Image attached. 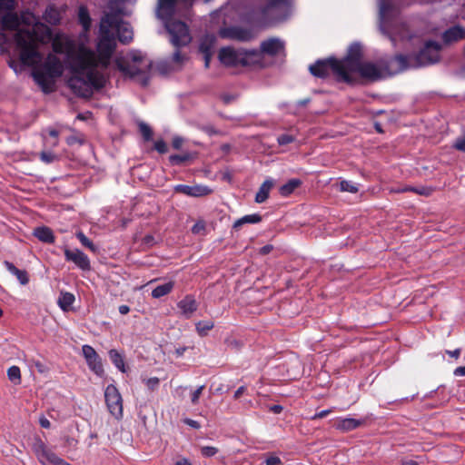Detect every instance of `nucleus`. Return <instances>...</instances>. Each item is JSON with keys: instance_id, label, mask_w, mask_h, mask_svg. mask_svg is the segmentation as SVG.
<instances>
[{"instance_id": "nucleus-1", "label": "nucleus", "mask_w": 465, "mask_h": 465, "mask_svg": "<svg viewBox=\"0 0 465 465\" xmlns=\"http://www.w3.org/2000/svg\"><path fill=\"white\" fill-rule=\"evenodd\" d=\"M70 68L73 75L68 79V86L74 94L83 98H90L93 89L104 87L106 79L104 74L97 71L95 54L91 49L81 46L77 53L70 55Z\"/></svg>"}, {"instance_id": "nucleus-2", "label": "nucleus", "mask_w": 465, "mask_h": 465, "mask_svg": "<svg viewBox=\"0 0 465 465\" xmlns=\"http://www.w3.org/2000/svg\"><path fill=\"white\" fill-rule=\"evenodd\" d=\"M194 0H158L156 5V16L164 24V27L171 36L173 46L183 47L188 45L192 37L189 28L184 22L173 20V16L178 13L179 5L185 9L193 6Z\"/></svg>"}, {"instance_id": "nucleus-3", "label": "nucleus", "mask_w": 465, "mask_h": 465, "mask_svg": "<svg viewBox=\"0 0 465 465\" xmlns=\"http://www.w3.org/2000/svg\"><path fill=\"white\" fill-rule=\"evenodd\" d=\"M440 49L439 43L430 40L417 54L411 55L398 54L389 60L380 61V64L389 74H397L411 67H422L439 62Z\"/></svg>"}, {"instance_id": "nucleus-4", "label": "nucleus", "mask_w": 465, "mask_h": 465, "mask_svg": "<svg viewBox=\"0 0 465 465\" xmlns=\"http://www.w3.org/2000/svg\"><path fill=\"white\" fill-rule=\"evenodd\" d=\"M63 70L61 60L56 55L49 54L41 65L34 68L32 76L42 91L49 94L54 91V79L60 77Z\"/></svg>"}, {"instance_id": "nucleus-5", "label": "nucleus", "mask_w": 465, "mask_h": 465, "mask_svg": "<svg viewBox=\"0 0 465 465\" xmlns=\"http://www.w3.org/2000/svg\"><path fill=\"white\" fill-rule=\"evenodd\" d=\"M14 40L20 50V61L24 65L35 66L41 61L38 38L34 31L19 30L14 35Z\"/></svg>"}, {"instance_id": "nucleus-6", "label": "nucleus", "mask_w": 465, "mask_h": 465, "mask_svg": "<svg viewBox=\"0 0 465 465\" xmlns=\"http://www.w3.org/2000/svg\"><path fill=\"white\" fill-rule=\"evenodd\" d=\"M218 59L225 67L257 65L260 64V52L257 49L224 46L219 50Z\"/></svg>"}, {"instance_id": "nucleus-7", "label": "nucleus", "mask_w": 465, "mask_h": 465, "mask_svg": "<svg viewBox=\"0 0 465 465\" xmlns=\"http://www.w3.org/2000/svg\"><path fill=\"white\" fill-rule=\"evenodd\" d=\"M309 71L314 77L325 79L332 73L339 82L354 84V77L345 72L341 62L335 57L319 59L309 66Z\"/></svg>"}, {"instance_id": "nucleus-8", "label": "nucleus", "mask_w": 465, "mask_h": 465, "mask_svg": "<svg viewBox=\"0 0 465 465\" xmlns=\"http://www.w3.org/2000/svg\"><path fill=\"white\" fill-rule=\"evenodd\" d=\"M116 68L126 77L134 78L138 75H142L141 84L147 86L149 84V77L147 72L151 68V63H149L145 68L139 67L136 64L130 63L123 58H117L115 60Z\"/></svg>"}, {"instance_id": "nucleus-9", "label": "nucleus", "mask_w": 465, "mask_h": 465, "mask_svg": "<svg viewBox=\"0 0 465 465\" xmlns=\"http://www.w3.org/2000/svg\"><path fill=\"white\" fill-rule=\"evenodd\" d=\"M104 400L109 412L116 419L123 417V399L114 384H109L104 391Z\"/></svg>"}, {"instance_id": "nucleus-10", "label": "nucleus", "mask_w": 465, "mask_h": 465, "mask_svg": "<svg viewBox=\"0 0 465 465\" xmlns=\"http://www.w3.org/2000/svg\"><path fill=\"white\" fill-rule=\"evenodd\" d=\"M219 35L223 39L235 40L242 43L250 42L255 38V34L252 28L239 25L223 27L219 31Z\"/></svg>"}, {"instance_id": "nucleus-11", "label": "nucleus", "mask_w": 465, "mask_h": 465, "mask_svg": "<svg viewBox=\"0 0 465 465\" xmlns=\"http://www.w3.org/2000/svg\"><path fill=\"white\" fill-rule=\"evenodd\" d=\"M291 2L292 0H264V4L254 10V15L262 21H271L275 11L289 7Z\"/></svg>"}, {"instance_id": "nucleus-12", "label": "nucleus", "mask_w": 465, "mask_h": 465, "mask_svg": "<svg viewBox=\"0 0 465 465\" xmlns=\"http://www.w3.org/2000/svg\"><path fill=\"white\" fill-rule=\"evenodd\" d=\"M33 451L35 454L37 460L43 465H63L65 461L59 458L54 451L46 447L43 440L40 439L36 440L33 444Z\"/></svg>"}, {"instance_id": "nucleus-13", "label": "nucleus", "mask_w": 465, "mask_h": 465, "mask_svg": "<svg viewBox=\"0 0 465 465\" xmlns=\"http://www.w3.org/2000/svg\"><path fill=\"white\" fill-rule=\"evenodd\" d=\"M105 25H100V37L97 43V53L104 54L105 57H112V54L116 47L114 35Z\"/></svg>"}, {"instance_id": "nucleus-14", "label": "nucleus", "mask_w": 465, "mask_h": 465, "mask_svg": "<svg viewBox=\"0 0 465 465\" xmlns=\"http://www.w3.org/2000/svg\"><path fill=\"white\" fill-rule=\"evenodd\" d=\"M361 58V45L358 43H353L350 45L346 56L340 61L341 62L345 72H348L351 74V71L362 63Z\"/></svg>"}, {"instance_id": "nucleus-15", "label": "nucleus", "mask_w": 465, "mask_h": 465, "mask_svg": "<svg viewBox=\"0 0 465 465\" xmlns=\"http://www.w3.org/2000/svg\"><path fill=\"white\" fill-rule=\"evenodd\" d=\"M82 351L89 369L96 375L102 376L104 374L103 363L95 350L92 346L85 344L83 345Z\"/></svg>"}, {"instance_id": "nucleus-16", "label": "nucleus", "mask_w": 465, "mask_h": 465, "mask_svg": "<svg viewBox=\"0 0 465 465\" xmlns=\"http://www.w3.org/2000/svg\"><path fill=\"white\" fill-rule=\"evenodd\" d=\"M351 73H358L361 78L371 82H376L382 77L381 69L371 62H362Z\"/></svg>"}, {"instance_id": "nucleus-17", "label": "nucleus", "mask_w": 465, "mask_h": 465, "mask_svg": "<svg viewBox=\"0 0 465 465\" xmlns=\"http://www.w3.org/2000/svg\"><path fill=\"white\" fill-rule=\"evenodd\" d=\"M64 258L67 262H74L78 268H80L83 271H89L91 269L90 260L88 256L78 249H64Z\"/></svg>"}, {"instance_id": "nucleus-18", "label": "nucleus", "mask_w": 465, "mask_h": 465, "mask_svg": "<svg viewBox=\"0 0 465 465\" xmlns=\"http://www.w3.org/2000/svg\"><path fill=\"white\" fill-rule=\"evenodd\" d=\"M284 49V44L278 38H269L261 43L260 45V63L262 59V54H268L270 56H276Z\"/></svg>"}, {"instance_id": "nucleus-19", "label": "nucleus", "mask_w": 465, "mask_h": 465, "mask_svg": "<svg viewBox=\"0 0 465 465\" xmlns=\"http://www.w3.org/2000/svg\"><path fill=\"white\" fill-rule=\"evenodd\" d=\"M173 190L175 193L192 197H202L212 193L211 189L203 185L191 186L186 184H177L174 186Z\"/></svg>"}, {"instance_id": "nucleus-20", "label": "nucleus", "mask_w": 465, "mask_h": 465, "mask_svg": "<svg viewBox=\"0 0 465 465\" xmlns=\"http://www.w3.org/2000/svg\"><path fill=\"white\" fill-rule=\"evenodd\" d=\"M177 307L182 314L189 319L197 311L198 303L193 295L188 294L177 303Z\"/></svg>"}, {"instance_id": "nucleus-21", "label": "nucleus", "mask_w": 465, "mask_h": 465, "mask_svg": "<svg viewBox=\"0 0 465 465\" xmlns=\"http://www.w3.org/2000/svg\"><path fill=\"white\" fill-rule=\"evenodd\" d=\"M465 37V29L460 25H453L442 34V40L445 44L457 42Z\"/></svg>"}, {"instance_id": "nucleus-22", "label": "nucleus", "mask_w": 465, "mask_h": 465, "mask_svg": "<svg viewBox=\"0 0 465 465\" xmlns=\"http://www.w3.org/2000/svg\"><path fill=\"white\" fill-rule=\"evenodd\" d=\"M364 420H357L353 418H344V419H339L336 423L335 427L337 430H342V431H350L352 430H355L364 424Z\"/></svg>"}, {"instance_id": "nucleus-23", "label": "nucleus", "mask_w": 465, "mask_h": 465, "mask_svg": "<svg viewBox=\"0 0 465 465\" xmlns=\"http://www.w3.org/2000/svg\"><path fill=\"white\" fill-rule=\"evenodd\" d=\"M197 158V153L186 152L181 154H171L168 158L173 166H181L186 164Z\"/></svg>"}, {"instance_id": "nucleus-24", "label": "nucleus", "mask_w": 465, "mask_h": 465, "mask_svg": "<svg viewBox=\"0 0 465 465\" xmlns=\"http://www.w3.org/2000/svg\"><path fill=\"white\" fill-rule=\"evenodd\" d=\"M4 265L10 273L16 277L22 285H26L29 282V276L25 270L18 269L13 262L8 261H5Z\"/></svg>"}, {"instance_id": "nucleus-25", "label": "nucleus", "mask_w": 465, "mask_h": 465, "mask_svg": "<svg viewBox=\"0 0 465 465\" xmlns=\"http://www.w3.org/2000/svg\"><path fill=\"white\" fill-rule=\"evenodd\" d=\"M19 25V19L16 14L12 11L2 16L1 26L4 30H15Z\"/></svg>"}, {"instance_id": "nucleus-26", "label": "nucleus", "mask_w": 465, "mask_h": 465, "mask_svg": "<svg viewBox=\"0 0 465 465\" xmlns=\"http://www.w3.org/2000/svg\"><path fill=\"white\" fill-rule=\"evenodd\" d=\"M34 235L45 243H54L55 240L53 231L46 226L35 228Z\"/></svg>"}, {"instance_id": "nucleus-27", "label": "nucleus", "mask_w": 465, "mask_h": 465, "mask_svg": "<svg viewBox=\"0 0 465 465\" xmlns=\"http://www.w3.org/2000/svg\"><path fill=\"white\" fill-rule=\"evenodd\" d=\"M273 187V181L272 179L265 180L260 186L255 195V202L257 203H264L268 197L271 189Z\"/></svg>"}, {"instance_id": "nucleus-28", "label": "nucleus", "mask_w": 465, "mask_h": 465, "mask_svg": "<svg viewBox=\"0 0 465 465\" xmlns=\"http://www.w3.org/2000/svg\"><path fill=\"white\" fill-rule=\"evenodd\" d=\"M262 217L259 213L247 214V215L242 216L240 219H237L232 224V229L235 231H238L243 224L258 223L262 222Z\"/></svg>"}, {"instance_id": "nucleus-29", "label": "nucleus", "mask_w": 465, "mask_h": 465, "mask_svg": "<svg viewBox=\"0 0 465 465\" xmlns=\"http://www.w3.org/2000/svg\"><path fill=\"white\" fill-rule=\"evenodd\" d=\"M117 37L118 40L124 45H127L133 40L134 33L128 24H121L118 26Z\"/></svg>"}, {"instance_id": "nucleus-30", "label": "nucleus", "mask_w": 465, "mask_h": 465, "mask_svg": "<svg viewBox=\"0 0 465 465\" xmlns=\"http://www.w3.org/2000/svg\"><path fill=\"white\" fill-rule=\"evenodd\" d=\"M302 181L297 178L289 180L279 188V193L283 197L291 195L297 188L302 185Z\"/></svg>"}, {"instance_id": "nucleus-31", "label": "nucleus", "mask_w": 465, "mask_h": 465, "mask_svg": "<svg viewBox=\"0 0 465 465\" xmlns=\"http://www.w3.org/2000/svg\"><path fill=\"white\" fill-rule=\"evenodd\" d=\"M74 295L72 292H61L57 303L64 312H67L74 302Z\"/></svg>"}, {"instance_id": "nucleus-32", "label": "nucleus", "mask_w": 465, "mask_h": 465, "mask_svg": "<svg viewBox=\"0 0 465 465\" xmlns=\"http://www.w3.org/2000/svg\"><path fill=\"white\" fill-rule=\"evenodd\" d=\"M78 21L85 32L90 30L92 20L86 6L81 5L78 9Z\"/></svg>"}, {"instance_id": "nucleus-33", "label": "nucleus", "mask_w": 465, "mask_h": 465, "mask_svg": "<svg viewBox=\"0 0 465 465\" xmlns=\"http://www.w3.org/2000/svg\"><path fill=\"white\" fill-rule=\"evenodd\" d=\"M108 354L113 364L122 372H126L123 355L117 350L114 349L110 350Z\"/></svg>"}, {"instance_id": "nucleus-34", "label": "nucleus", "mask_w": 465, "mask_h": 465, "mask_svg": "<svg viewBox=\"0 0 465 465\" xmlns=\"http://www.w3.org/2000/svg\"><path fill=\"white\" fill-rule=\"evenodd\" d=\"M216 38L214 35H205L200 42L199 51L201 54H213V48Z\"/></svg>"}, {"instance_id": "nucleus-35", "label": "nucleus", "mask_w": 465, "mask_h": 465, "mask_svg": "<svg viewBox=\"0 0 465 465\" xmlns=\"http://www.w3.org/2000/svg\"><path fill=\"white\" fill-rule=\"evenodd\" d=\"M173 282H168L166 283L158 285L152 291L153 298L159 299L163 296L169 294L173 291Z\"/></svg>"}, {"instance_id": "nucleus-36", "label": "nucleus", "mask_w": 465, "mask_h": 465, "mask_svg": "<svg viewBox=\"0 0 465 465\" xmlns=\"http://www.w3.org/2000/svg\"><path fill=\"white\" fill-rule=\"evenodd\" d=\"M214 327L213 321H200L195 324L196 331L201 337H204L208 334V331Z\"/></svg>"}, {"instance_id": "nucleus-37", "label": "nucleus", "mask_w": 465, "mask_h": 465, "mask_svg": "<svg viewBox=\"0 0 465 465\" xmlns=\"http://www.w3.org/2000/svg\"><path fill=\"white\" fill-rule=\"evenodd\" d=\"M380 15L382 18L390 15L394 10V5L391 0H379Z\"/></svg>"}, {"instance_id": "nucleus-38", "label": "nucleus", "mask_w": 465, "mask_h": 465, "mask_svg": "<svg viewBox=\"0 0 465 465\" xmlns=\"http://www.w3.org/2000/svg\"><path fill=\"white\" fill-rule=\"evenodd\" d=\"M120 25L121 23L118 16L113 14H106L100 24V25L107 26L106 28L109 30L111 27H115L117 29Z\"/></svg>"}, {"instance_id": "nucleus-39", "label": "nucleus", "mask_w": 465, "mask_h": 465, "mask_svg": "<svg viewBox=\"0 0 465 465\" xmlns=\"http://www.w3.org/2000/svg\"><path fill=\"white\" fill-rule=\"evenodd\" d=\"M7 377L11 382L15 385H18L21 383V371L20 368L14 365L8 368L7 370Z\"/></svg>"}, {"instance_id": "nucleus-40", "label": "nucleus", "mask_w": 465, "mask_h": 465, "mask_svg": "<svg viewBox=\"0 0 465 465\" xmlns=\"http://www.w3.org/2000/svg\"><path fill=\"white\" fill-rule=\"evenodd\" d=\"M76 237L82 245L89 249L92 252L95 253L97 252V247L83 232H77Z\"/></svg>"}, {"instance_id": "nucleus-41", "label": "nucleus", "mask_w": 465, "mask_h": 465, "mask_svg": "<svg viewBox=\"0 0 465 465\" xmlns=\"http://www.w3.org/2000/svg\"><path fill=\"white\" fill-rule=\"evenodd\" d=\"M139 132L142 134L144 141H151L153 138V130L152 128L145 123H139Z\"/></svg>"}, {"instance_id": "nucleus-42", "label": "nucleus", "mask_w": 465, "mask_h": 465, "mask_svg": "<svg viewBox=\"0 0 465 465\" xmlns=\"http://www.w3.org/2000/svg\"><path fill=\"white\" fill-rule=\"evenodd\" d=\"M340 190L341 192H349L355 193L359 191L358 187L351 181L343 180L340 183Z\"/></svg>"}, {"instance_id": "nucleus-43", "label": "nucleus", "mask_w": 465, "mask_h": 465, "mask_svg": "<svg viewBox=\"0 0 465 465\" xmlns=\"http://www.w3.org/2000/svg\"><path fill=\"white\" fill-rule=\"evenodd\" d=\"M218 451V448L213 446H203L201 448V454L206 458H210L216 455Z\"/></svg>"}, {"instance_id": "nucleus-44", "label": "nucleus", "mask_w": 465, "mask_h": 465, "mask_svg": "<svg viewBox=\"0 0 465 465\" xmlns=\"http://www.w3.org/2000/svg\"><path fill=\"white\" fill-rule=\"evenodd\" d=\"M15 9V0H0V14L10 12Z\"/></svg>"}, {"instance_id": "nucleus-45", "label": "nucleus", "mask_w": 465, "mask_h": 465, "mask_svg": "<svg viewBox=\"0 0 465 465\" xmlns=\"http://www.w3.org/2000/svg\"><path fill=\"white\" fill-rule=\"evenodd\" d=\"M295 138L293 135L288 134H282L278 136L277 142L280 145H287L292 142H294Z\"/></svg>"}, {"instance_id": "nucleus-46", "label": "nucleus", "mask_w": 465, "mask_h": 465, "mask_svg": "<svg viewBox=\"0 0 465 465\" xmlns=\"http://www.w3.org/2000/svg\"><path fill=\"white\" fill-rule=\"evenodd\" d=\"M452 146L454 149L465 153V133L464 135L456 138Z\"/></svg>"}, {"instance_id": "nucleus-47", "label": "nucleus", "mask_w": 465, "mask_h": 465, "mask_svg": "<svg viewBox=\"0 0 465 465\" xmlns=\"http://www.w3.org/2000/svg\"><path fill=\"white\" fill-rule=\"evenodd\" d=\"M40 159L45 163H51L56 159V155L51 152L43 151L40 153Z\"/></svg>"}, {"instance_id": "nucleus-48", "label": "nucleus", "mask_w": 465, "mask_h": 465, "mask_svg": "<svg viewBox=\"0 0 465 465\" xmlns=\"http://www.w3.org/2000/svg\"><path fill=\"white\" fill-rule=\"evenodd\" d=\"M153 148L161 154L165 153L168 151L166 143L163 140H157L154 143Z\"/></svg>"}, {"instance_id": "nucleus-49", "label": "nucleus", "mask_w": 465, "mask_h": 465, "mask_svg": "<svg viewBox=\"0 0 465 465\" xmlns=\"http://www.w3.org/2000/svg\"><path fill=\"white\" fill-rule=\"evenodd\" d=\"M95 57L97 61V66L101 65V67L104 69H106L109 66L111 57H105L104 54H99L97 56L95 55Z\"/></svg>"}, {"instance_id": "nucleus-50", "label": "nucleus", "mask_w": 465, "mask_h": 465, "mask_svg": "<svg viewBox=\"0 0 465 465\" xmlns=\"http://www.w3.org/2000/svg\"><path fill=\"white\" fill-rule=\"evenodd\" d=\"M204 385H202L200 387H198L193 393H192V396H191V401L193 404H197L198 401H199V399L203 393V391L204 390Z\"/></svg>"}, {"instance_id": "nucleus-51", "label": "nucleus", "mask_w": 465, "mask_h": 465, "mask_svg": "<svg viewBox=\"0 0 465 465\" xmlns=\"http://www.w3.org/2000/svg\"><path fill=\"white\" fill-rule=\"evenodd\" d=\"M66 143L70 146L74 145L76 143L83 144L84 139L78 135L73 134L66 138Z\"/></svg>"}, {"instance_id": "nucleus-52", "label": "nucleus", "mask_w": 465, "mask_h": 465, "mask_svg": "<svg viewBox=\"0 0 465 465\" xmlns=\"http://www.w3.org/2000/svg\"><path fill=\"white\" fill-rule=\"evenodd\" d=\"M174 47L176 48V50H175V52L173 54V57H172V59H173V61L175 64H182V63L185 60V55H184V54H183L181 53V51L179 50L181 47H176V46H174Z\"/></svg>"}, {"instance_id": "nucleus-53", "label": "nucleus", "mask_w": 465, "mask_h": 465, "mask_svg": "<svg viewBox=\"0 0 465 465\" xmlns=\"http://www.w3.org/2000/svg\"><path fill=\"white\" fill-rule=\"evenodd\" d=\"M412 193H415L417 194H420V195H425V196H429L430 195L432 190L430 188H428V187H413L412 186Z\"/></svg>"}, {"instance_id": "nucleus-54", "label": "nucleus", "mask_w": 465, "mask_h": 465, "mask_svg": "<svg viewBox=\"0 0 465 465\" xmlns=\"http://www.w3.org/2000/svg\"><path fill=\"white\" fill-rule=\"evenodd\" d=\"M9 38L5 34H0V48L2 53L7 52V45H9Z\"/></svg>"}, {"instance_id": "nucleus-55", "label": "nucleus", "mask_w": 465, "mask_h": 465, "mask_svg": "<svg viewBox=\"0 0 465 465\" xmlns=\"http://www.w3.org/2000/svg\"><path fill=\"white\" fill-rule=\"evenodd\" d=\"M64 443H65L66 447H68L72 450H76L77 445H78V440L73 437L66 436L64 438Z\"/></svg>"}, {"instance_id": "nucleus-56", "label": "nucleus", "mask_w": 465, "mask_h": 465, "mask_svg": "<svg viewBox=\"0 0 465 465\" xmlns=\"http://www.w3.org/2000/svg\"><path fill=\"white\" fill-rule=\"evenodd\" d=\"M184 143V139L181 136H174L172 140V147L175 150H179L182 148Z\"/></svg>"}, {"instance_id": "nucleus-57", "label": "nucleus", "mask_w": 465, "mask_h": 465, "mask_svg": "<svg viewBox=\"0 0 465 465\" xmlns=\"http://www.w3.org/2000/svg\"><path fill=\"white\" fill-rule=\"evenodd\" d=\"M264 462L266 465H282L281 459L274 455L267 457Z\"/></svg>"}, {"instance_id": "nucleus-58", "label": "nucleus", "mask_w": 465, "mask_h": 465, "mask_svg": "<svg viewBox=\"0 0 465 465\" xmlns=\"http://www.w3.org/2000/svg\"><path fill=\"white\" fill-rule=\"evenodd\" d=\"M411 36V33L410 32L407 25L401 24V32L400 33V37L401 39H410Z\"/></svg>"}, {"instance_id": "nucleus-59", "label": "nucleus", "mask_w": 465, "mask_h": 465, "mask_svg": "<svg viewBox=\"0 0 465 465\" xmlns=\"http://www.w3.org/2000/svg\"><path fill=\"white\" fill-rule=\"evenodd\" d=\"M160 380L157 377L149 378L146 381V385L150 390H154L158 387Z\"/></svg>"}, {"instance_id": "nucleus-60", "label": "nucleus", "mask_w": 465, "mask_h": 465, "mask_svg": "<svg viewBox=\"0 0 465 465\" xmlns=\"http://www.w3.org/2000/svg\"><path fill=\"white\" fill-rule=\"evenodd\" d=\"M205 230V223L203 221L197 222L193 227L192 232L193 233H200L201 232Z\"/></svg>"}, {"instance_id": "nucleus-61", "label": "nucleus", "mask_w": 465, "mask_h": 465, "mask_svg": "<svg viewBox=\"0 0 465 465\" xmlns=\"http://www.w3.org/2000/svg\"><path fill=\"white\" fill-rule=\"evenodd\" d=\"M331 412V410H323L320 412H317L315 413L312 417V420H318V419H322V418H325L327 417L330 413Z\"/></svg>"}, {"instance_id": "nucleus-62", "label": "nucleus", "mask_w": 465, "mask_h": 465, "mask_svg": "<svg viewBox=\"0 0 465 465\" xmlns=\"http://www.w3.org/2000/svg\"><path fill=\"white\" fill-rule=\"evenodd\" d=\"M48 134L49 135L54 139V141L53 142L52 145L53 146H56L58 144V136H59V132L55 129H49L48 130Z\"/></svg>"}, {"instance_id": "nucleus-63", "label": "nucleus", "mask_w": 465, "mask_h": 465, "mask_svg": "<svg viewBox=\"0 0 465 465\" xmlns=\"http://www.w3.org/2000/svg\"><path fill=\"white\" fill-rule=\"evenodd\" d=\"M272 250L273 246L272 244H266L259 250V253L262 255H266L269 254Z\"/></svg>"}, {"instance_id": "nucleus-64", "label": "nucleus", "mask_w": 465, "mask_h": 465, "mask_svg": "<svg viewBox=\"0 0 465 465\" xmlns=\"http://www.w3.org/2000/svg\"><path fill=\"white\" fill-rule=\"evenodd\" d=\"M183 422L193 429H200L201 427L200 423L197 420L187 418L183 420Z\"/></svg>"}]
</instances>
